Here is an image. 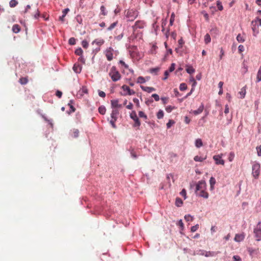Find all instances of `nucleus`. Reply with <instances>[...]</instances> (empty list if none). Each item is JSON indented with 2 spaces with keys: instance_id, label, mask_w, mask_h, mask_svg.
Masks as SVG:
<instances>
[{
  "instance_id": "1",
  "label": "nucleus",
  "mask_w": 261,
  "mask_h": 261,
  "mask_svg": "<svg viewBox=\"0 0 261 261\" xmlns=\"http://www.w3.org/2000/svg\"><path fill=\"white\" fill-rule=\"evenodd\" d=\"M113 82H117L121 79V75L115 66H112L109 73Z\"/></svg>"
},
{
  "instance_id": "2",
  "label": "nucleus",
  "mask_w": 261,
  "mask_h": 261,
  "mask_svg": "<svg viewBox=\"0 0 261 261\" xmlns=\"http://www.w3.org/2000/svg\"><path fill=\"white\" fill-rule=\"evenodd\" d=\"M138 16V12L133 9L128 10L126 13V17L128 19L127 21H133Z\"/></svg>"
},
{
  "instance_id": "3",
  "label": "nucleus",
  "mask_w": 261,
  "mask_h": 261,
  "mask_svg": "<svg viewBox=\"0 0 261 261\" xmlns=\"http://www.w3.org/2000/svg\"><path fill=\"white\" fill-rule=\"evenodd\" d=\"M253 232L254 233L256 240L260 241L261 240V222H259L256 226L254 228Z\"/></svg>"
},
{
  "instance_id": "4",
  "label": "nucleus",
  "mask_w": 261,
  "mask_h": 261,
  "mask_svg": "<svg viewBox=\"0 0 261 261\" xmlns=\"http://www.w3.org/2000/svg\"><path fill=\"white\" fill-rule=\"evenodd\" d=\"M260 164L257 163H254L252 167V174L255 178H257L260 173Z\"/></svg>"
},
{
  "instance_id": "5",
  "label": "nucleus",
  "mask_w": 261,
  "mask_h": 261,
  "mask_svg": "<svg viewBox=\"0 0 261 261\" xmlns=\"http://www.w3.org/2000/svg\"><path fill=\"white\" fill-rule=\"evenodd\" d=\"M195 193L196 195H198V192L200 190H201L203 189L206 188V184L205 180H201L199 181L197 183H195Z\"/></svg>"
},
{
  "instance_id": "6",
  "label": "nucleus",
  "mask_w": 261,
  "mask_h": 261,
  "mask_svg": "<svg viewBox=\"0 0 261 261\" xmlns=\"http://www.w3.org/2000/svg\"><path fill=\"white\" fill-rule=\"evenodd\" d=\"M130 117L135 121V124H134V127H139L140 126V121L135 111H133L130 114Z\"/></svg>"
},
{
  "instance_id": "7",
  "label": "nucleus",
  "mask_w": 261,
  "mask_h": 261,
  "mask_svg": "<svg viewBox=\"0 0 261 261\" xmlns=\"http://www.w3.org/2000/svg\"><path fill=\"white\" fill-rule=\"evenodd\" d=\"M121 88L124 91H126V93H121L122 95H132L135 94V92L133 90L130 89L128 86L125 85H123Z\"/></svg>"
},
{
  "instance_id": "8",
  "label": "nucleus",
  "mask_w": 261,
  "mask_h": 261,
  "mask_svg": "<svg viewBox=\"0 0 261 261\" xmlns=\"http://www.w3.org/2000/svg\"><path fill=\"white\" fill-rule=\"evenodd\" d=\"M145 22L143 20H138L136 21L135 24L132 27L133 32H135L137 29H142L144 28Z\"/></svg>"
},
{
  "instance_id": "9",
  "label": "nucleus",
  "mask_w": 261,
  "mask_h": 261,
  "mask_svg": "<svg viewBox=\"0 0 261 261\" xmlns=\"http://www.w3.org/2000/svg\"><path fill=\"white\" fill-rule=\"evenodd\" d=\"M213 159L215 161V164L216 165H223L225 163L224 161L222 159V156L220 155H215L213 156Z\"/></svg>"
},
{
  "instance_id": "10",
  "label": "nucleus",
  "mask_w": 261,
  "mask_h": 261,
  "mask_svg": "<svg viewBox=\"0 0 261 261\" xmlns=\"http://www.w3.org/2000/svg\"><path fill=\"white\" fill-rule=\"evenodd\" d=\"M245 238V234L244 232L242 233H237L235 235L234 240L236 242H240L244 240Z\"/></svg>"
},
{
  "instance_id": "11",
  "label": "nucleus",
  "mask_w": 261,
  "mask_h": 261,
  "mask_svg": "<svg viewBox=\"0 0 261 261\" xmlns=\"http://www.w3.org/2000/svg\"><path fill=\"white\" fill-rule=\"evenodd\" d=\"M205 190L206 189H203L200 190V192L199 193L198 192V195H196L205 199L208 198L209 195L208 193L205 191Z\"/></svg>"
},
{
  "instance_id": "12",
  "label": "nucleus",
  "mask_w": 261,
  "mask_h": 261,
  "mask_svg": "<svg viewBox=\"0 0 261 261\" xmlns=\"http://www.w3.org/2000/svg\"><path fill=\"white\" fill-rule=\"evenodd\" d=\"M73 100H70L69 102L68 103V106L70 107V110L67 111V113L70 115L71 113L75 112V108L73 106Z\"/></svg>"
},
{
  "instance_id": "13",
  "label": "nucleus",
  "mask_w": 261,
  "mask_h": 261,
  "mask_svg": "<svg viewBox=\"0 0 261 261\" xmlns=\"http://www.w3.org/2000/svg\"><path fill=\"white\" fill-rule=\"evenodd\" d=\"M112 50H113V49L111 47H110L109 49L107 50L106 53V56L109 61H111L113 59V54Z\"/></svg>"
},
{
  "instance_id": "14",
  "label": "nucleus",
  "mask_w": 261,
  "mask_h": 261,
  "mask_svg": "<svg viewBox=\"0 0 261 261\" xmlns=\"http://www.w3.org/2000/svg\"><path fill=\"white\" fill-rule=\"evenodd\" d=\"M140 88L142 90L144 91H146L148 93H151L152 91H154L155 90V89L153 87H145L144 86H140Z\"/></svg>"
},
{
  "instance_id": "15",
  "label": "nucleus",
  "mask_w": 261,
  "mask_h": 261,
  "mask_svg": "<svg viewBox=\"0 0 261 261\" xmlns=\"http://www.w3.org/2000/svg\"><path fill=\"white\" fill-rule=\"evenodd\" d=\"M119 114V111L117 109H113L111 114L112 119H114V121H117V116Z\"/></svg>"
},
{
  "instance_id": "16",
  "label": "nucleus",
  "mask_w": 261,
  "mask_h": 261,
  "mask_svg": "<svg viewBox=\"0 0 261 261\" xmlns=\"http://www.w3.org/2000/svg\"><path fill=\"white\" fill-rule=\"evenodd\" d=\"M204 109V105L203 103H201L200 106L199 107V108L196 110H194L192 111V113L194 114L195 115H197L202 112Z\"/></svg>"
},
{
  "instance_id": "17",
  "label": "nucleus",
  "mask_w": 261,
  "mask_h": 261,
  "mask_svg": "<svg viewBox=\"0 0 261 261\" xmlns=\"http://www.w3.org/2000/svg\"><path fill=\"white\" fill-rule=\"evenodd\" d=\"M112 108H120L121 105L118 104V100L114 99L111 101Z\"/></svg>"
},
{
  "instance_id": "18",
  "label": "nucleus",
  "mask_w": 261,
  "mask_h": 261,
  "mask_svg": "<svg viewBox=\"0 0 261 261\" xmlns=\"http://www.w3.org/2000/svg\"><path fill=\"white\" fill-rule=\"evenodd\" d=\"M12 30L15 34L18 33L20 31V27L18 24H15L13 25Z\"/></svg>"
},
{
  "instance_id": "19",
  "label": "nucleus",
  "mask_w": 261,
  "mask_h": 261,
  "mask_svg": "<svg viewBox=\"0 0 261 261\" xmlns=\"http://www.w3.org/2000/svg\"><path fill=\"white\" fill-rule=\"evenodd\" d=\"M160 68L158 67L156 68H150L149 69L148 71L151 74H153L154 75H157L158 72L160 71Z\"/></svg>"
},
{
  "instance_id": "20",
  "label": "nucleus",
  "mask_w": 261,
  "mask_h": 261,
  "mask_svg": "<svg viewBox=\"0 0 261 261\" xmlns=\"http://www.w3.org/2000/svg\"><path fill=\"white\" fill-rule=\"evenodd\" d=\"M183 204L182 199L179 197H176L175 199V204L177 207H180Z\"/></svg>"
},
{
  "instance_id": "21",
  "label": "nucleus",
  "mask_w": 261,
  "mask_h": 261,
  "mask_svg": "<svg viewBox=\"0 0 261 261\" xmlns=\"http://www.w3.org/2000/svg\"><path fill=\"white\" fill-rule=\"evenodd\" d=\"M105 42V41L103 39H95L92 42V44H96L97 45H98V46H101V45H102Z\"/></svg>"
},
{
  "instance_id": "22",
  "label": "nucleus",
  "mask_w": 261,
  "mask_h": 261,
  "mask_svg": "<svg viewBox=\"0 0 261 261\" xmlns=\"http://www.w3.org/2000/svg\"><path fill=\"white\" fill-rule=\"evenodd\" d=\"M216 184V179L214 177H211L210 179V189L213 190L214 188V185Z\"/></svg>"
},
{
  "instance_id": "23",
  "label": "nucleus",
  "mask_w": 261,
  "mask_h": 261,
  "mask_svg": "<svg viewBox=\"0 0 261 261\" xmlns=\"http://www.w3.org/2000/svg\"><path fill=\"white\" fill-rule=\"evenodd\" d=\"M206 159V155H205L204 157L196 155V156H194V160L195 162H202L204 160H205Z\"/></svg>"
},
{
  "instance_id": "24",
  "label": "nucleus",
  "mask_w": 261,
  "mask_h": 261,
  "mask_svg": "<svg viewBox=\"0 0 261 261\" xmlns=\"http://www.w3.org/2000/svg\"><path fill=\"white\" fill-rule=\"evenodd\" d=\"M88 89L86 86H83L82 88L79 91V94L82 96L83 94H87L88 93Z\"/></svg>"
},
{
  "instance_id": "25",
  "label": "nucleus",
  "mask_w": 261,
  "mask_h": 261,
  "mask_svg": "<svg viewBox=\"0 0 261 261\" xmlns=\"http://www.w3.org/2000/svg\"><path fill=\"white\" fill-rule=\"evenodd\" d=\"M195 145L196 147L200 148L203 145V143L201 139H197L195 140Z\"/></svg>"
},
{
  "instance_id": "26",
  "label": "nucleus",
  "mask_w": 261,
  "mask_h": 261,
  "mask_svg": "<svg viewBox=\"0 0 261 261\" xmlns=\"http://www.w3.org/2000/svg\"><path fill=\"white\" fill-rule=\"evenodd\" d=\"M98 112L101 114L104 115L106 112V108L104 106H101L98 108Z\"/></svg>"
},
{
  "instance_id": "27",
  "label": "nucleus",
  "mask_w": 261,
  "mask_h": 261,
  "mask_svg": "<svg viewBox=\"0 0 261 261\" xmlns=\"http://www.w3.org/2000/svg\"><path fill=\"white\" fill-rule=\"evenodd\" d=\"M19 82L21 85H25L28 82V79L27 77H22L19 79Z\"/></svg>"
},
{
  "instance_id": "28",
  "label": "nucleus",
  "mask_w": 261,
  "mask_h": 261,
  "mask_svg": "<svg viewBox=\"0 0 261 261\" xmlns=\"http://www.w3.org/2000/svg\"><path fill=\"white\" fill-rule=\"evenodd\" d=\"M72 70L75 73H80L82 71V66H72Z\"/></svg>"
},
{
  "instance_id": "29",
  "label": "nucleus",
  "mask_w": 261,
  "mask_h": 261,
  "mask_svg": "<svg viewBox=\"0 0 261 261\" xmlns=\"http://www.w3.org/2000/svg\"><path fill=\"white\" fill-rule=\"evenodd\" d=\"M146 82L145 78L143 76H139L137 79V83L138 84H144Z\"/></svg>"
},
{
  "instance_id": "30",
  "label": "nucleus",
  "mask_w": 261,
  "mask_h": 261,
  "mask_svg": "<svg viewBox=\"0 0 261 261\" xmlns=\"http://www.w3.org/2000/svg\"><path fill=\"white\" fill-rule=\"evenodd\" d=\"M217 254L214 251H205L204 256L205 257L213 256Z\"/></svg>"
},
{
  "instance_id": "31",
  "label": "nucleus",
  "mask_w": 261,
  "mask_h": 261,
  "mask_svg": "<svg viewBox=\"0 0 261 261\" xmlns=\"http://www.w3.org/2000/svg\"><path fill=\"white\" fill-rule=\"evenodd\" d=\"M129 151H130V154H131V156L135 159H137L138 158V156L136 154V153L134 151V148H133L132 147H130L129 149Z\"/></svg>"
},
{
  "instance_id": "32",
  "label": "nucleus",
  "mask_w": 261,
  "mask_h": 261,
  "mask_svg": "<svg viewBox=\"0 0 261 261\" xmlns=\"http://www.w3.org/2000/svg\"><path fill=\"white\" fill-rule=\"evenodd\" d=\"M41 115L42 118H43L46 122H47L51 126H53V120L51 119H48L44 115L41 114Z\"/></svg>"
},
{
  "instance_id": "33",
  "label": "nucleus",
  "mask_w": 261,
  "mask_h": 261,
  "mask_svg": "<svg viewBox=\"0 0 261 261\" xmlns=\"http://www.w3.org/2000/svg\"><path fill=\"white\" fill-rule=\"evenodd\" d=\"M261 81V66L258 70L256 75V82L258 83Z\"/></svg>"
},
{
  "instance_id": "34",
  "label": "nucleus",
  "mask_w": 261,
  "mask_h": 261,
  "mask_svg": "<svg viewBox=\"0 0 261 261\" xmlns=\"http://www.w3.org/2000/svg\"><path fill=\"white\" fill-rule=\"evenodd\" d=\"M158 119H161L164 117V112L162 110H160L156 114Z\"/></svg>"
},
{
  "instance_id": "35",
  "label": "nucleus",
  "mask_w": 261,
  "mask_h": 261,
  "mask_svg": "<svg viewBox=\"0 0 261 261\" xmlns=\"http://www.w3.org/2000/svg\"><path fill=\"white\" fill-rule=\"evenodd\" d=\"M18 2L16 0H11L9 2V6L11 8H14L17 6Z\"/></svg>"
},
{
  "instance_id": "36",
  "label": "nucleus",
  "mask_w": 261,
  "mask_h": 261,
  "mask_svg": "<svg viewBox=\"0 0 261 261\" xmlns=\"http://www.w3.org/2000/svg\"><path fill=\"white\" fill-rule=\"evenodd\" d=\"M211 41L210 35L208 34H206L204 36V42L205 44L209 43Z\"/></svg>"
},
{
  "instance_id": "37",
  "label": "nucleus",
  "mask_w": 261,
  "mask_h": 261,
  "mask_svg": "<svg viewBox=\"0 0 261 261\" xmlns=\"http://www.w3.org/2000/svg\"><path fill=\"white\" fill-rule=\"evenodd\" d=\"M117 21L113 22L107 28V30L109 31L112 30L117 25Z\"/></svg>"
},
{
  "instance_id": "38",
  "label": "nucleus",
  "mask_w": 261,
  "mask_h": 261,
  "mask_svg": "<svg viewBox=\"0 0 261 261\" xmlns=\"http://www.w3.org/2000/svg\"><path fill=\"white\" fill-rule=\"evenodd\" d=\"M187 89V84L185 83H181L179 85V90L180 91H185Z\"/></svg>"
},
{
  "instance_id": "39",
  "label": "nucleus",
  "mask_w": 261,
  "mask_h": 261,
  "mask_svg": "<svg viewBox=\"0 0 261 261\" xmlns=\"http://www.w3.org/2000/svg\"><path fill=\"white\" fill-rule=\"evenodd\" d=\"M237 40L239 42H241V43H243L245 41V39L243 38V36H242L240 34H238L237 36Z\"/></svg>"
},
{
  "instance_id": "40",
  "label": "nucleus",
  "mask_w": 261,
  "mask_h": 261,
  "mask_svg": "<svg viewBox=\"0 0 261 261\" xmlns=\"http://www.w3.org/2000/svg\"><path fill=\"white\" fill-rule=\"evenodd\" d=\"M176 108L174 106H168L166 107L165 110L168 113H170L172 110L175 109Z\"/></svg>"
},
{
  "instance_id": "41",
  "label": "nucleus",
  "mask_w": 261,
  "mask_h": 261,
  "mask_svg": "<svg viewBox=\"0 0 261 261\" xmlns=\"http://www.w3.org/2000/svg\"><path fill=\"white\" fill-rule=\"evenodd\" d=\"M188 68L186 69L187 73L189 74H192L195 72V69L193 68V66H187Z\"/></svg>"
},
{
  "instance_id": "42",
  "label": "nucleus",
  "mask_w": 261,
  "mask_h": 261,
  "mask_svg": "<svg viewBox=\"0 0 261 261\" xmlns=\"http://www.w3.org/2000/svg\"><path fill=\"white\" fill-rule=\"evenodd\" d=\"M174 18H175V14L174 12H173V13H172V14L171 15V17H170V19L169 25L170 26H172L173 25V22L174 21Z\"/></svg>"
},
{
  "instance_id": "43",
  "label": "nucleus",
  "mask_w": 261,
  "mask_h": 261,
  "mask_svg": "<svg viewBox=\"0 0 261 261\" xmlns=\"http://www.w3.org/2000/svg\"><path fill=\"white\" fill-rule=\"evenodd\" d=\"M184 218L187 221H192L193 220V217L190 214L186 215Z\"/></svg>"
},
{
  "instance_id": "44",
  "label": "nucleus",
  "mask_w": 261,
  "mask_h": 261,
  "mask_svg": "<svg viewBox=\"0 0 261 261\" xmlns=\"http://www.w3.org/2000/svg\"><path fill=\"white\" fill-rule=\"evenodd\" d=\"M83 53V50H82V49L81 47H79V48H77L75 50V54L76 55H78V56H80L82 55Z\"/></svg>"
},
{
  "instance_id": "45",
  "label": "nucleus",
  "mask_w": 261,
  "mask_h": 261,
  "mask_svg": "<svg viewBox=\"0 0 261 261\" xmlns=\"http://www.w3.org/2000/svg\"><path fill=\"white\" fill-rule=\"evenodd\" d=\"M257 22H258V24H257V27L261 26V18L256 17L254 20L252 21V24L253 23H255V24H256Z\"/></svg>"
},
{
  "instance_id": "46",
  "label": "nucleus",
  "mask_w": 261,
  "mask_h": 261,
  "mask_svg": "<svg viewBox=\"0 0 261 261\" xmlns=\"http://www.w3.org/2000/svg\"><path fill=\"white\" fill-rule=\"evenodd\" d=\"M69 44L73 45L76 43V39L74 37L70 38L68 40Z\"/></svg>"
},
{
  "instance_id": "47",
  "label": "nucleus",
  "mask_w": 261,
  "mask_h": 261,
  "mask_svg": "<svg viewBox=\"0 0 261 261\" xmlns=\"http://www.w3.org/2000/svg\"><path fill=\"white\" fill-rule=\"evenodd\" d=\"M175 123L174 121L173 120H169L168 123L166 124L167 128H170L171 126Z\"/></svg>"
},
{
  "instance_id": "48",
  "label": "nucleus",
  "mask_w": 261,
  "mask_h": 261,
  "mask_svg": "<svg viewBox=\"0 0 261 261\" xmlns=\"http://www.w3.org/2000/svg\"><path fill=\"white\" fill-rule=\"evenodd\" d=\"M217 6L218 7V9L220 11H222L223 9V7L222 5L221 2L220 1H218L217 2Z\"/></svg>"
},
{
  "instance_id": "49",
  "label": "nucleus",
  "mask_w": 261,
  "mask_h": 261,
  "mask_svg": "<svg viewBox=\"0 0 261 261\" xmlns=\"http://www.w3.org/2000/svg\"><path fill=\"white\" fill-rule=\"evenodd\" d=\"M180 195L184 197V199H187V192L185 189H183L180 192Z\"/></svg>"
},
{
  "instance_id": "50",
  "label": "nucleus",
  "mask_w": 261,
  "mask_h": 261,
  "mask_svg": "<svg viewBox=\"0 0 261 261\" xmlns=\"http://www.w3.org/2000/svg\"><path fill=\"white\" fill-rule=\"evenodd\" d=\"M139 116L141 118H144L145 119H147V115L143 111L139 112Z\"/></svg>"
},
{
  "instance_id": "51",
  "label": "nucleus",
  "mask_w": 261,
  "mask_h": 261,
  "mask_svg": "<svg viewBox=\"0 0 261 261\" xmlns=\"http://www.w3.org/2000/svg\"><path fill=\"white\" fill-rule=\"evenodd\" d=\"M177 225L179 226L181 230L182 231L184 229V225L181 219L178 221Z\"/></svg>"
},
{
  "instance_id": "52",
  "label": "nucleus",
  "mask_w": 261,
  "mask_h": 261,
  "mask_svg": "<svg viewBox=\"0 0 261 261\" xmlns=\"http://www.w3.org/2000/svg\"><path fill=\"white\" fill-rule=\"evenodd\" d=\"M240 94L241 95V98H243L245 97V94H246V90L245 87H243L241 89V91L240 92Z\"/></svg>"
},
{
  "instance_id": "53",
  "label": "nucleus",
  "mask_w": 261,
  "mask_h": 261,
  "mask_svg": "<svg viewBox=\"0 0 261 261\" xmlns=\"http://www.w3.org/2000/svg\"><path fill=\"white\" fill-rule=\"evenodd\" d=\"M194 88H191L190 91L187 94V95L182 99H181L180 100V101H182L184 99H186L187 98H188L189 96H190L192 93L194 92Z\"/></svg>"
},
{
  "instance_id": "54",
  "label": "nucleus",
  "mask_w": 261,
  "mask_h": 261,
  "mask_svg": "<svg viewBox=\"0 0 261 261\" xmlns=\"http://www.w3.org/2000/svg\"><path fill=\"white\" fill-rule=\"evenodd\" d=\"M82 45L84 48H87L88 47L89 43L87 40H84L82 41Z\"/></svg>"
},
{
  "instance_id": "55",
  "label": "nucleus",
  "mask_w": 261,
  "mask_h": 261,
  "mask_svg": "<svg viewBox=\"0 0 261 261\" xmlns=\"http://www.w3.org/2000/svg\"><path fill=\"white\" fill-rule=\"evenodd\" d=\"M199 228V224L195 225L194 226H193L191 228V231L192 232H194L196 231Z\"/></svg>"
},
{
  "instance_id": "56",
  "label": "nucleus",
  "mask_w": 261,
  "mask_h": 261,
  "mask_svg": "<svg viewBox=\"0 0 261 261\" xmlns=\"http://www.w3.org/2000/svg\"><path fill=\"white\" fill-rule=\"evenodd\" d=\"M100 11L101 14L105 16L107 15V13L106 12V8L104 6H101L100 7Z\"/></svg>"
},
{
  "instance_id": "57",
  "label": "nucleus",
  "mask_w": 261,
  "mask_h": 261,
  "mask_svg": "<svg viewBox=\"0 0 261 261\" xmlns=\"http://www.w3.org/2000/svg\"><path fill=\"white\" fill-rule=\"evenodd\" d=\"M134 33L135 32H133V34L128 37V39L129 42H130L131 40L133 41L137 38V35H136Z\"/></svg>"
},
{
  "instance_id": "58",
  "label": "nucleus",
  "mask_w": 261,
  "mask_h": 261,
  "mask_svg": "<svg viewBox=\"0 0 261 261\" xmlns=\"http://www.w3.org/2000/svg\"><path fill=\"white\" fill-rule=\"evenodd\" d=\"M169 72L168 71V70H166L165 72H164V77L162 79V80L163 81H165L166 80L168 77V76H169Z\"/></svg>"
},
{
  "instance_id": "59",
  "label": "nucleus",
  "mask_w": 261,
  "mask_h": 261,
  "mask_svg": "<svg viewBox=\"0 0 261 261\" xmlns=\"http://www.w3.org/2000/svg\"><path fill=\"white\" fill-rule=\"evenodd\" d=\"M201 13L203 15L206 20L208 21L209 19V18H208V14H207V13L205 11H202L201 12Z\"/></svg>"
},
{
  "instance_id": "60",
  "label": "nucleus",
  "mask_w": 261,
  "mask_h": 261,
  "mask_svg": "<svg viewBox=\"0 0 261 261\" xmlns=\"http://www.w3.org/2000/svg\"><path fill=\"white\" fill-rule=\"evenodd\" d=\"M256 149L257 150V155L259 156H261V145L256 147Z\"/></svg>"
},
{
  "instance_id": "61",
  "label": "nucleus",
  "mask_w": 261,
  "mask_h": 261,
  "mask_svg": "<svg viewBox=\"0 0 261 261\" xmlns=\"http://www.w3.org/2000/svg\"><path fill=\"white\" fill-rule=\"evenodd\" d=\"M79 131L77 129H74L73 130V137L74 138H77L79 137Z\"/></svg>"
},
{
  "instance_id": "62",
  "label": "nucleus",
  "mask_w": 261,
  "mask_h": 261,
  "mask_svg": "<svg viewBox=\"0 0 261 261\" xmlns=\"http://www.w3.org/2000/svg\"><path fill=\"white\" fill-rule=\"evenodd\" d=\"M151 97L154 98V100L156 101H158L160 100V97H159V95L157 94H152Z\"/></svg>"
},
{
  "instance_id": "63",
  "label": "nucleus",
  "mask_w": 261,
  "mask_h": 261,
  "mask_svg": "<svg viewBox=\"0 0 261 261\" xmlns=\"http://www.w3.org/2000/svg\"><path fill=\"white\" fill-rule=\"evenodd\" d=\"M56 95L59 98H61L62 96V92L60 90H57L56 92Z\"/></svg>"
},
{
  "instance_id": "64",
  "label": "nucleus",
  "mask_w": 261,
  "mask_h": 261,
  "mask_svg": "<svg viewBox=\"0 0 261 261\" xmlns=\"http://www.w3.org/2000/svg\"><path fill=\"white\" fill-rule=\"evenodd\" d=\"M233 261H242L241 257L238 255H234L233 256Z\"/></svg>"
}]
</instances>
